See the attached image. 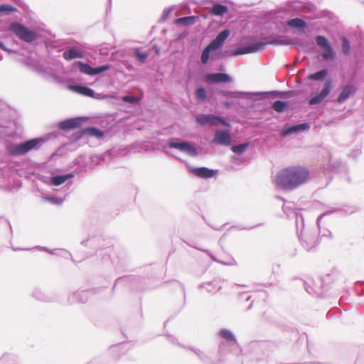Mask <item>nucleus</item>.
I'll return each mask as SVG.
<instances>
[{
    "label": "nucleus",
    "instance_id": "obj_38",
    "mask_svg": "<svg viewBox=\"0 0 364 364\" xmlns=\"http://www.w3.org/2000/svg\"><path fill=\"white\" fill-rule=\"evenodd\" d=\"M250 145V142L233 145L231 147V151L236 155H242L247 151Z\"/></svg>",
    "mask_w": 364,
    "mask_h": 364
},
{
    "label": "nucleus",
    "instance_id": "obj_6",
    "mask_svg": "<svg viewBox=\"0 0 364 364\" xmlns=\"http://www.w3.org/2000/svg\"><path fill=\"white\" fill-rule=\"evenodd\" d=\"M9 30L19 39L26 43H33L39 38V35L37 32L31 30L18 21L11 23L9 25Z\"/></svg>",
    "mask_w": 364,
    "mask_h": 364
},
{
    "label": "nucleus",
    "instance_id": "obj_5",
    "mask_svg": "<svg viewBox=\"0 0 364 364\" xmlns=\"http://www.w3.org/2000/svg\"><path fill=\"white\" fill-rule=\"evenodd\" d=\"M272 93L278 95L282 94L281 91L274 90L272 92H243V91H230V90H220L219 94L224 97L235 98V99H247L252 100H262L267 99Z\"/></svg>",
    "mask_w": 364,
    "mask_h": 364
},
{
    "label": "nucleus",
    "instance_id": "obj_31",
    "mask_svg": "<svg viewBox=\"0 0 364 364\" xmlns=\"http://www.w3.org/2000/svg\"><path fill=\"white\" fill-rule=\"evenodd\" d=\"M195 97L201 103L209 102L210 98L208 95L206 89L203 86H198L195 90Z\"/></svg>",
    "mask_w": 364,
    "mask_h": 364
},
{
    "label": "nucleus",
    "instance_id": "obj_59",
    "mask_svg": "<svg viewBox=\"0 0 364 364\" xmlns=\"http://www.w3.org/2000/svg\"><path fill=\"white\" fill-rule=\"evenodd\" d=\"M304 288H305L306 291L308 293L311 294V290H312V291H315L316 293H318V290H314V289H312L309 285H306V282H304Z\"/></svg>",
    "mask_w": 364,
    "mask_h": 364
},
{
    "label": "nucleus",
    "instance_id": "obj_43",
    "mask_svg": "<svg viewBox=\"0 0 364 364\" xmlns=\"http://www.w3.org/2000/svg\"><path fill=\"white\" fill-rule=\"evenodd\" d=\"M50 254L53 255L60 256V257H64L65 259L72 258V255H71L70 252L65 249L53 250V251L50 252Z\"/></svg>",
    "mask_w": 364,
    "mask_h": 364
},
{
    "label": "nucleus",
    "instance_id": "obj_30",
    "mask_svg": "<svg viewBox=\"0 0 364 364\" xmlns=\"http://www.w3.org/2000/svg\"><path fill=\"white\" fill-rule=\"evenodd\" d=\"M218 59H220V55L218 53H212L205 48L201 52L200 62L203 65H207L210 60H216Z\"/></svg>",
    "mask_w": 364,
    "mask_h": 364
},
{
    "label": "nucleus",
    "instance_id": "obj_39",
    "mask_svg": "<svg viewBox=\"0 0 364 364\" xmlns=\"http://www.w3.org/2000/svg\"><path fill=\"white\" fill-rule=\"evenodd\" d=\"M142 100V96L137 97L131 94L125 95L122 97V100L124 102L133 105H139L141 103Z\"/></svg>",
    "mask_w": 364,
    "mask_h": 364
},
{
    "label": "nucleus",
    "instance_id": "obj_62",
    "mask_svg": "<svg viewBox=\"0 0 364 364\" xmlns=\"http://www.w3.org/2000/svg\"><path fill=\"white\" fill-rule=\"evenodd\" d=\"M36 248L41 249V250H42L43 251H46V252H47L49 254H50V251H53V250H50V249H48L46 247L37 246Z\"/></svg>",
    "mask_w": 364,
    "mask_h": 364
},
{
    "label": "nucleus",
    "instance_id": "obj_4",
    "mask_svg": "<svg viewBox=\"0 0 364 364\" xmlns=\"http://www.w3.org/2000/svg\"><path fill=\"white\" fill-rule=\"evenodd\" d=\"M166 148L175 149L182 151L191 156L196 157L198 155V149L196 144L192 141L181 139L176 137H171L168 140L167 144L163 147L162 151L167 155L181 161L180 158L175 156L171 151L166 150Z\"/></svg>",
    "mask_w": 364,
    "mask_h": 364
},
{
    "label": "nucleus",
    "instance_id": "obj_19",
    "mask_svg": "<svg viewBox=\"0 0 364 364\" xmlns=\"http://www.w3.org/2000/svg\"><path fill=\"white\" fill-rule=\"evenodd\" d=\"M267 45L272 46H289L293 44V40L287 36L271 35L269 36H262Z\"/></svg>",
    "mask_w": 364,
    "mask_h": 364
},
{
    "label": "nucleus",
    "instance_id": "obj_32",
    "mask_svg": "<svg viewBox=\"0 0 364 364\" xmlns=\"http://www.w3.org/2000/svg\"><path fill=\"white\" fill-rule=\"evenodd\" d=\"M289 101L277 100L271 104V108L278 113H282L289 107Z\"/></svg>",
    "mask_w": 364,
    "mask_h": 364
},
{
    "label": "nucleus",
    "instance_id": "obj_52",
    "mask_svg": "<svg viewBox=\"0 0 364 364\" xmlns=\"http://www.w3.org/2000/svg\"><path fill=\"white\" fill-rule=\"evenodd\" d=\"M13 358H14L13 355L9 354V353H5L0 358V364H3L4 363L6 362L9 360H12Z\"/></svg>",
    "mask_w": 364,
    "mask_h": 364
},
{
    "label": "nucleus",
    "instance_id": "obj_3",
    "mask_svg": "<svg viewBox=\"0 0 364 364\" xmlns=\"http://www.w3.org/2000/svg\"><path fill=\"white\" fill-rule=\"evenodd\" d=\"M52 136L55 138L57 134L55 132H50L43 136L32 138L21 143L12 144L7 146L6 151L9 156H23L32 150L39 149Z\"/></svg>",
    "mask_w": 364,
    "mask_h": 364
},
{
    "label": "nucleus",
    "instance_id": "obj_46",
    "mask_svg": "<svg viewBox=\"0 0 364 364\" xmlns=\"http://www.w3.org/2000/svg\"><path fill=\"white\" fill-rule=\"evenodd\" d=\"M43 198L46 201L50 202L51 203L58 205H61L64 201V198H63L62 197L57 196H44Z\"/></svg>",
    "mask_w": 364,
    "mask_h": 364
},
{
    "label": "nucleus",
    "instance_id": "obj_14",
    "mask_svg": "<svg viewBox=\"0 0 364 364\" xmlns=\"http://www.w3.org/2000/svg\"><path fill=\"white\" fill-rule=\"evenodd\" d=\"M310 123L309 122H303L299 124H286L283 129H282L279 135L281 137H286L291 134H298L306 131H308L310 129Z\"/></svg>",
    "mask_w": 364,
    "mask_h": 364
},
{
    "label": "nucleus",
    "instance_id": "obj_48",
    "mask_svg": "<svg viewBox=\"0 0 364 364\" xmlns=\"http://www.w3.org/2000/svg\"><path fill=\"white\" fill-rule=\"evenodd\" d=\"M357 210L358 208L354 205H343L341 206V213L343 215H350Z\"/></svg>",
    "mask_w": 364,
    "mask_h": 364
},
{
    "label": "nucleus",
    "instance_id": "obj_49",
    "mask_svg": "<svg viewBox=\"0 0 364 364\" xmlns=\"http://www.w3.org/2000/svg\"><path fill=\"white\" fill-rule=\"evenodd\" d=\"M82 86H83V85L76 83V84H72V85H68V88L71 91L80 95V93L82 92Z\"/></svg>",
    "mask_w": 364,
    "mask_h": 364
},
{
    "label": "nucleus",
    "instance_id": "obj_44",
    "mask_svg": "<svg viewBox=\"0 0 364 364\" xmlns=\"http://www.w3.org/2000/svg\"><path fill=\"white\" fill-rule=\"evenodd\" d=\"M80 95H82L83 96H86V97L99 99L98 97L95 96L97 95V93L95 92V91L93 89L90 88V87H88L87 85H84L82 86V92H81ZM97 95H99L98 93H97Z\"/></svg>",
    "mask_w": 364,
    "mask_h": 364
},
{
    "label": "nucleus",
    "instance_id": "obj_21",
    "mask_svg": "<svg viewBox=\"0 0 364 364\" xmlns=\"http://www.w3.org/2000/svg\"><path fill=\"white\" fill-rule=\"evenodd\" d=\"M357 92V87L353 84H347L341 87V90L336 99V102L342 104L346 102L350 97L353 96Z\"/></svg>",
    "mask_w": 364,
    "mask_h": 364
},
{
    "label": "nucleus",
    "instance_id": "obj_17",
    "mask_svg": "<svg viewBox=\"0 0 364 364\" xmlns=\"http://www.w3.org/2000/svg\"><path fill=\"white\" fill-rule=\"evenodd\" d=\"M203 78L205 82L213 84L230 83L233 81L230 75L223 73H208L203 75Z\"/></svg>",
    "mask_w": 364,
    "mask_h": 364
},
{
    "label": "nucleus",
    "instance_id": "obj_50",
    "mask_svg": "<svg viewBox=\"0 0 364 364\" xmlns=\"http://www.w3.org/2000/svg\"><path fill=\"white\" fill-rule=\"evenodd\" d=\"M200 360L204 363V364H216L215 361L206 353H203L201 355V358Z\"/></svg>",
    "mask_w": 364,
    "mask_h": 364
},
{
    "label": "nucleus",
    "instance_id": "obj_56",
    "mask_svg": "<svg viewBox=\"0 0 364 364\" xmlns=\"http://www.w3.org/2000/svg\"><path fill=\"white\" fill-rule=\"evenodd\" d=\"M263 225V223H258L255 225H253V226H251V227H245V226H239L240 229V230H250L253 228H257V227H259V226H262Z\"/></svg>",
    "mask_w": 364,
    "mask_h": 364
},
{
    "label": "nucleus",
    "instance_id": "obj_51",
    "mask_svg": "<svg viewBox=\"0 0 364 364\" xmlns=\"http://www.w3.org/2000/svg\"><path fill=\"white\" fill-rule=\"evenodd\" d=\"M132 280V282H136L138 280H139V278H136V277H133V278H129L127 277H119L117 278L116 280H115V282H114V287H113V289L115 288L116 285L121 282H124V281H127V280Z\"/></svg>",
    "mask_w": 364,
    "mask_h": 364
},
{
    "label": "nucleus",
    "instance_id": "obj_54",
    "mask_svg": "<svg viewBox=\"0 0 364 364\" xmlns=\"http://www.w3.org/2000/svg\"><path fill=\"white\" fill-rule=\"evenodd\" d=\"M292 45L295 46L296 48H301V47H304L306 46V43L304 42H303L302 41L298 39L295 41H293Z\"/></svg>",
    "mask_w": 364,
    "mask_h": 364
},
{
    "label": "nucleus",
    "instance_id": "obj_27",
    "mask_svg": "<svg viewBox=\"0 0 364 364\" xmlns=\"http://www.w3.org/2000/svg\"><path fill=\"white\" fill-rule=\"evenodd\" d=\"M73 70H79L82 74L92 76L93 67L88 63L77 60L73 63Z\"/></svg>",
    "mask_w": 364,
    "mask_h": 364
},
{
    "label": "nucleus",
    "instance_id": "obj_16",
    "mask_svg": "<svg viewBox=\"0 0 364 364\" xmlns=\"http://www.w3.org/2000/svg\"><path fill=\"white\" fill-rule=\"evenodd\" d=\"M75 177V173L73 172H70L63 174H57L54 172H52L49 177L42 176L43 181L48 183L52 186H58L65 183L66 181L73 178Z\"/></svg>",
    "mask_w": 364,
    "mask_h": 364
},
{
    "label": "nucleus",
    "instance_id": "obj_61",
    "mask_svg": "<svg viewBox=\"0 0 364 364\" xmlns=\"http://www.w3.org/2000/svg\"><path fill=\"white\" fill-rule=\"evenodd\" d=\"M232 105H233L232 102H230V101H225L223 102L224 107L228 108V109L232 107Z\"/></svg>",
    "mask_w": 364,
    "mask_h": 364
},
{
    "label": "nucleus",
    "instance_id": "obj_35",
    "mask_svg": "<svg viewBox=\"0 0 364 364\" xmlns=\"http://www.w3.org/2000/svg\"><path fill=\"white\" fill-rule=\"evenodd\" d=\"M294 214L297 235L299 236L300 234L303 233L304 229V218L299 211H295Z\"/></svg>",
    "mask_w": 364,
    "mask_h": 364
},
{
    "label": "nucleus",
    "instance_id": "obj_40",
    "mask_svg": "<svg viewBox=\"0 0 364 364\" xmlns=\"http://www.w3.org/2000/svg\"><path fill=\"white\" fill-rule=\"evenodd\" d=\"M18 11L16 7L9 4H2L0 5V14L9 15Z\"/></svg>",
    "mask_w": 364,
    "mask_h": 364
},
{
    "label": "nucleus",
    "instance_id": "obj_55",
    "mask_svg": "<svg viewBox=\"0 0 364 364\" xmlns=\"http://www.w3.org/2000/svg\"><path fill=\"white\" fill-rule=\"evenodd\" d=\"M0 49H1L2 50L4 51H6L9 53H11L13 52V50L10 48H8L5 45L4 43L0 41Z\"/></svg>",
    "mask_w": 364,
    "mask_h": 364
},
{
    "label": "nucleus",
    "instance_id": "obj_9",
    "mask_svg": "<svg viewBox=\"0 0 364 364\" xmlns=\"http://www.w3.org/2000/svg\"><path fill=\"white\" fill-rule=\"evenodd\" d=\"M267 43L264 40L259 42H251L249 45L235 48L230 50V55L237 56L249 53H255L265 50Z\"/></svg>",
    "mask_w": 364,
    "mask_h": 364
},
{
    "label": "nucleus",
    "instance_id": "obj_42",
    "mask_svg": "<svg viewBox=\"0 0 364 364\" xmlns=\"http://www.w3.org/2000/svg\"><path fill=\"white\" fill-rule=\"evenodd\" d=\"M334 213H341V207H333L330 208L329 210H326L325 213L320 215L317 219H316V224L318 225V228H320V222L323 217L325 215H328Z\"/></svg>",
    "mask_w": 364,
    "mask_h": 364
},
{
    "label": "nucleus",
    "instance_id": "obj_13",
    "mask_svg": "<svg viewBox=\"0 0 364 364\" xmlns=\"http://www.w3.org/2000/svg\"><path fill=\"white\" fill-rule=\"evenodd\" d=\"M230 128L228 129H216L213 132V138L211 144L228 146L231 144V132Z\"/></svg>",
    "mask_w": 364,
    "mask_h": 364
},
{
    "label": "nucleus",
    "instance_id": "obj_34",
    "mask_svg": "<svg viewBox=\"0 0 364 364\" xmlns=\"http://www.w3.org/2000/svg\"><path fill=\"white\" fill-rule=\"evenodd\" d=\"M132 54L135 59L140 63H145L149 57V53L146 51H141L139 47L132 48Z\"/></svg>",
    "mask_w": 364,
    "mask_h": 364
},
{
    "label": "nucleus",
    "instance_id": "obj_41",
    "mask_svg": "<svg viewBox=\"0 0 364 364\" xmlns=\"http://www.w3.org/2000/svg\"><path fill=\"white\" fill-rule=\"evenodd\" d=\"M341 41H342V44H341L342 53L345 55H348L351 50L350 41H349V39L348 38H346L345 36H343L341 38Z\"/></svg>",
    "mask_w": 364,
    "mask_h": 364
},
{
    "label": "nucleus",
    "instance_id": "obj_29",
    "mask_svg": "<svg viewBox=\"0 0 364 364\" xmlns=\"http://www.w3.org/2000/svg\"><path fill=\"white\" fill-rule=\"evenodd\" d=\"M287 25L292 28L297 29L300 32L304 31L308 27V24L303 18L296 17L288 21Z\"/></svg>",
    "mask_w": 364,
    "mask_h": 364
},
{
    "label": "nucleus",
    "instance_id": "obj_26",
    "mask_svg": "<svg viewBox=\"0 0 364 364\" xmlns=\"http://www.w3.org/2000/svg\"><path fill=\"white\" fill-rule=\"evenodd\" d=\"M85 56V52L76 47H72L63 53V57L66 60H71L75 58H82Z\"/></svg>",
    "mask_w": 364,
    "mask_h": 364
},
{
    "label": "nucleus",
    "instance_id": "obj_47",
    "mask_svg": "<svg viewBox=\"0 0 364 364\" xmlns=\"http://www.w3.org/2000/svg\"><path fill=\"white\" fill-rule=\"evenodd\" d=\"M174 9H175L174 6L165 8L162 12L161 16L160 17V18L159 20V23L165 22L168 18L169 16L171 15L172 11L174 10Z\"/></svg>",
    "mask_w": 364,
    "mask_h": 364
},
{
    "label": "nucleus",
    "instance_id": "obj_10",
    "mask_svg": "<svg viewBox=\"0 0 364 364\" xmlns=\"http://www.w3.org/2000/svg\"><path fill=\"white\" fill-rule=\"evenodd\" d=\"M317 46L323 50L322 56L327 60H334L336 53L328 39L323 35H318L315 38Z\"/></svg>",
    "mask_w": 364,
    "mask_h": 364
},
{
    "label": "nucleus",
    "instance_id": "obj_37",
    "mask_svg": "<svg viewBox=\"0 0 364 364\" xmlns=\"http://www.w3.org/2000/svg\"><path fill=\"white\" fill-rule=\"evenodd\" d=\"M198 16H183L178 19L177 23L182 26H190L196 23Z\"/></svg>",
    "mask_w": 364,
    "mask_h": 364
},
{
    "label": "nucleus",
    "instance_id": "obj_33",
    "mask_svg": "<svg viewBox=\"0 0 364 364\" xmlns=\"http://www.w3.org/2000/svg\"><path fill=\"white\" fill-rule=\"evenodd\" d=\"M218 335L225 339L226 341L229 343H237V339L234 333L228 328H221L218 333Z\"/></svg>",
    "mask_w": 364,
    "mask_h": 364
},
{
    "label": "nucleus",
    "instance_id": "obj_25",
    "mask_svg": "<svg viewBox=\"0 0 364 364\" xmlns=\"http://www.w3.org/2000/svg\"><path fill=\"white\" fill-rule=\"evenodd\" d=\"M88 300V291L82 290L73 292L68 296V301L70 304L85 303Z\"/></svg>",
    "mask_w": 364,
    "mask_h": 364
},
{
    "label": "nucleus",
    "instance_id": "obj_58",
    "mask_svg": "<svg viewBox=\"0 0 364 364\" xmlns=\"http://www.w3.org/2000/svg\"><path fill=\"white\" fill-rule=\"evenodd\" d=\"M167 338H168V340L171 343H173V344L180 345V343H179L178 342H177L176 338H174L173 336H171V335H168V336H167Z\"/></svg>",
    "mask_w": 364,
    "mask_h": 364
},
{
    "label": "nucleus",
    "instance_id": "obj_24",
    "mask_svg": "<svg viewBox=\"0 0 364 364\" xmlns=\"http://www.w3.org/2000/svg\"><path fill=\"white\" fill-rule=\"evenodd\" d=\"M23 63L28 68L40 75H44L46 73V70L43 65L31 56L26 58L23 60Z\"/></svg>",
    "mask_w": 364,
    "mask_h": 364
},
{
    "label": "nucleus",
    "instance_id": "obj_2",
    "mask_svg": "<svg viewBox=\"0 0 364 364\" xmlns=\"http://www.w3.org/2000/svg\"><path fill=\"white\" fill-rule=\"evenodd\" d=\"M329 70L323 68L315 73H311L306 77V80L315 82H323V87L320 92L316 93L309 100L311 106L321 104L332 91L333 79L329 76Z\"/></svg>",
    "mask_w": 364,
    "mask_h": 364
},
{
    "label": "nucleus",
    "instance_id": "obj_36",
    "mask_svg": "<svg viewBox=\"0 0 364 364\" xmlns=\"http://www.w3.org/2000/svg\"><path fill=\"white\" fill-rule=\"evenodd\" d=\"M201 288H204L209 293L221 289L220 282L218 279H213L209 282H204L201 284Z\"/></svg>",
    "mask_w": 364,
    "mask_h": 364
},
{
    "label": "nucleus",
    "instance_id": "obj_15",
    "mask_svg": "<svg viewBox=\"0 0 364 364\" xmlns=\"http://www.w3.org/2000/svg\"><path fill=\"white\" fill-rule=\"evenodd\" d=\"M85 136H93L96 137L97 139H102L105 136V132L97 127L88 126L80 129L73 135V139L75 141H78Z\"/></svg>",
    "mask_w": 364,
    "mask_h": 364
},
{
    "label": "nucleus",
    "instance_id": "obj_57",
    "mask_svg": "<svg viewBox=\"0 0 364 364\" xmlns=\"http://www.w3.org/2000/svg\"><path fill=\"white\" fill-rule=\"evenodd\" d=\"M191 350L198 357L199 359L201 358V355L204 353L199 349L191 348Z\"/></svg>",
    "mask_w": 364,
    "mask_h": 364
},
{
    "label": "nucleus",
    "instance_id": "obj_12",
    "mask_svg": "<svg viewBox=\"0 0 364 364\" xmlns=\"http://www.w3.org/2000/svg\"><path fill=\"white\" fill-rule=\"evenodd\" d=\"M87 120V117L83 116L70 117L58 122L57 126L59 129L68 132L81 127Z\"/></svg>",
    "mask_w": 364,
    "mask_h": 364
},
{
    "label": "nucleus",
    "instance_id": "obj_1",
    "mask_svg": "<svg viewBox=\"0 0 364 364\" xmlns=\"http://www.w3.org/2000/svg\"><path fill=\"white\" fill-rule=\"evenodd\" d=\"M309 176V171L304 166H289L277 173L276 184L283 190L292 191L305 183Z\"/></svg>",
    "mask_w": 364,
    "mask_h": 364
},
{
    "label": "nucleus",
    "instance_id": "obj_45",
    "mask_svg": "<svg viewBox=\"0 0 364 364\" xmlns=\"http://www.w3.org/2000/svg\"><path fill=\"white\" fill-rule=\"evenodd\" d=\"M111 68V65L109 63H106L100 66L93 68L92 76L100 75L109 70Z\"/></svg>",
    "mask_w": 364,
    "mask_h": 364
},
{
    "label": "nucleus",
    "instance_id": "obj_63",
    "mask_svg": "<svg viewBox=\"0 0 364 364\" xmlns=\"http://www.w3.org/2000/svg\"><path fill=\"white\" fill-rule=\"evenodd\" d=\"M257 38V36H247V37L245 38V39H247V40H248L249 41H255Z\"/></svg>",
    "mask_w": 364,
    "mask_h": 364
},
{
    "label": "nucleus",
    "instance_id": "obj_64",
    "mask_svg": "<svg viewBox=\"0 0 364 364\" xmlns=\"http://www.w3.org/2000/svg\"><path fill=\"white\" fill-rule=\"evenodd\" d=\"M208 225L210 227H211L213 229H214V230H220L222 229V228H218L217 226L209 224V223H208Z\"/></svg>",
    "mask_w": 364,
    "mask_h": 364
},
{
    "label": "nucleus",
    "instance_id": "obj_23",
    "mask_svg": "<svg viewBox=\"0 0 364 364\" xmlns=\"http://www.w3.org/2000/svg\"><path fill=\"white\" fill-rule=\"evenodd\" d=\"M340 277H342L341 272L336 269H333L330 273L321 278L319 279V282L321 284V287L322 289L321 290V293L327 291L324 285H328L331 282L338 280Z\"/></svg>",
    "mask_w": 364,
    "mask_h": 364
},
{
    "label": "nucleus",
    "instance_id": "obj_60",
    "mask_svg": "<svg viewBox=\"0 0 364 364\" xmlns=\"http://www.w3.org/2000/svg\"><path fill=\"white\" fill-rule=\"evenodd\" d=\"M111 9H112V0H108L107 6L106 8V14H108V13L111 11Z\"/></svg>",
    "mask_w": 364,
    "mask_h": 364
},
{
    "label": "nucleus",
    "instance_id": "obj_7",
    "mask_svg": "<svg viewBox=\"0 0 364 364\" xmlns=\"http://www.w3.org/2000/svg\"><path fill=\"white\" fill-rule=\"evenodd\" d=\"M195 121L197 124L201 127H205L211 124L215 127L219 125H224L227 127L231 128L230 120L222 116L215 114H198L195 117Z\"/></svg>",
    "mask_w": 364,
    "mask_h": 364
},
{
    "label": "nucleus",
    "instance_id": "obj_28",
    "mask_svg": "<svg viewBox=\"0 0 364 364\" xmlns=\"http://www.w3.org/2000/svg\"><path fill=\"white\" fill-rule=\"evenodd\" d=\"M73 167L76 166L73 171L75 176L86 171L87 161L85 156L82 155L79 156L73 161Z\"/></svg>",
    "mask_w": 364,
    "mask_h": 364
},
{
    "label": "nucleus",
    "instance_id": "obj_22",
    "mask_svg": "<svg viewBox=\"0 0 364 364\" xmlns=\"http://www.w3.org/2000/svg\"><path fill=\"white\" fill-rule=\"evenodd\" d=\"M33 297L39 301L54 302L58 300L57 295L54 293L46 292L41 288L36 287L32 294Z\"/></svg>",
    "mask_w": 364,
    "mask_h": 364
},
{
    "label": "nucleus",
    "instance_id": "obj_8",
    "mask_svg": "<svg viewBox=\"0 0 364 364\" xmlns=\"http://www.w3.org/2000/svg\"><path fill=\"white\" fill-rule=\"evenodd\" d=\"M230 34L229 28L223 29L205 48L212 53H218L222 59L225 56L223 53V48Z\"/></svg>",
    "mask_w": 364,
    "mask_h": 364
},
{
    "label": "nucleus",
    "instance_id": "obj_53",
    "mask_svg": "<svg viewBox=\"0 0 364 364\" xmlns=\"http://www.w3.org/2000/svg\"><path fill=\"white\" fill-rule=\"evenodd\" d=\"M239 298L240 300L249 301L251 299V296L247 292H242L239 294Z\"/></svg>",
    "mask_w": 364,
    "mask_h": 364
},
{
    "label": "nucleus",
    "instance_id": "obj_11",
    "mask_svg": "<svg viewBox=\"0 0 364 364\" xmlns=\"http://www.w3.org/2000/svg\"><path fill=\"white\" fill-rule=\"evenodd\" d=\"M298 237L302 247L308 252L314 251L318 244V233L316 230H308Z\"/></svg>",
    "mask_w": 364,
    "mask_h": 364
},
{
    "label": "nucleus",
    "instance_id": "obj_18",
    "mask_svg": "<svg viewBox=\"0 0 364 364\" xmlns=\"http://www.w3.org/2000/svg\"><path fill=\"white\" fill-rule=\"evenodd\" d=\"M187 166L190 173L193 174L195 176L203 179H209L216 177L218 172V169L209 168L205 166L193 167L188 164Z\"/></svg>",
    "mask_w": 364,
    "mask_h": 364
},
{
    "label": "nucleus",
    "instance_id": "obj_20",
    "mask_svg": "<svg viewBox=\"0 0 364 364\" xmlns=\"http://www.w3.org/2000/svg\"><path fill=\"white\" fill-rule=\"evenodd\" d=\"M211 4L209 8L211 14L217 16H223L228 12V7L226 5L216 2L214 0H201V5L205 6L206 4Z\"/></svg>",
    "mask_w": 364,
    "mask_h": 364
}]
</instances>
